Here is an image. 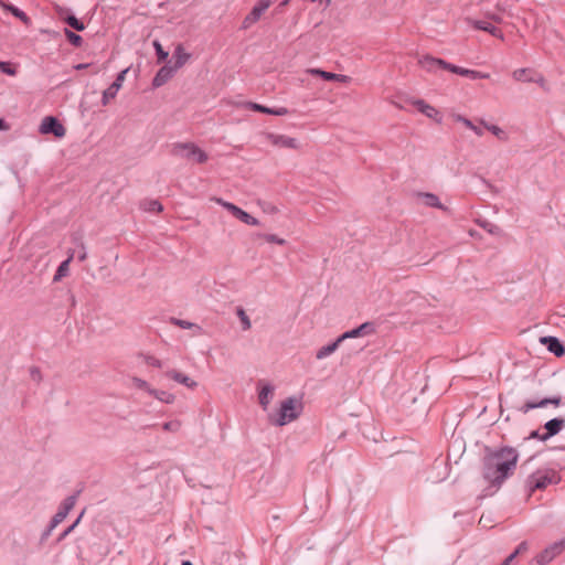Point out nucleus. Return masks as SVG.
I'll use <instances>...</instances> for the list:
<instances>
[{"label":"nucleus","mask_w":565,"mask_h":565,"mask_svg":"<svg viewBox=\"0 0 565 565\" xmlns=\"http://www.w3.org/2000/svg\"><path fill=\"white\" fill-rule=\"evenodd\" d=\"M76 500H77V494L70 495L63 500L60 508L63 509L64 511H66L67 513H70V511L74 508Z\"/></svg>","instance_id":"nucleus-37"},{"label":"nucleus","mask_w":565,"mask_h":565,"mask_svg":"<svg viewBox=\"0 0 565 565\" xmlns=\"http://www.w3.org/2000/svg\"><path fill=\"white\" fill-rule=\"evenodd\" d=\"M557 481V475L554 470H537L531 476H529L526 480V487L529 488L530 492H534L535 490L544 489L548 484L556 483Z\"/></svg>","instance_id":"nucleus-4"},{"label":"nucleus","mask_w":565,"mask_h":565,"mask_svg":"<svg viewBox=\"0 0 565 565\" xmlns=\"http://www.w3.org/2000/svg\"><path fill=\"white\" fill-rule=\"evenodd\" d=\"M147 363L153 367H158V369L162 367V362L154 356H148Z\"/></svg>","instance_id":"nucleus-49"},{"label":"nucleus","mask_w":565,"mask_h":565,"mask_svg":"<svg viewBox=\"0 0 565 565\" xmlns=\"http://www.w3.org/2000/svg\"><path fill=\"white\" fill-rule=\"evenodd\" d=\"M535 70L530 67L518 68L512 72V78L519 83H532Z\"/></svg>","instance_id":"nucleus-21"},{"label":"nucleus","mask_w":565,"mask_h":565,"mask_svg":"<svg viewBox=\"0 0 565 565\" xmlns=\"http://www.w3.org/2000/svg\"><path fill=\"white\" fill-rule=\"evenodd\" d=\"M519 454L512 447H503L484 457L483 477L494 486L502 482L512 473L518 462Z\"/></svg>","instance_id":"nucleus-1"},{"label":"nucleus","mask_w":565,"mask_h":565,"mask_svg":"<svg viewBox=\"0 0 565 565\" xmlns=\"http://www.w3.org/2000/svg\"><path fill=\"white\" fill-rule=\"evenodd\" d=\"M418 63L424 70H426L428 72H434L437 67L448 70V66H449L448 62L440 60V58H435L429 55H425L422 58H419Z\"/></svg>","instance_id":"nucleus-15"},{"label":"nucleus","mask_w":565,"mask_h":565,"mask_svg":"<svg viewBox=\"0 0 565 565\" xmlns=\"http://www.w3.org/2000/svg\"><path fill=\"white\" fill-rule=\"evenodd\" d=\"M142 207L145 211H148V212H157L158 213V212L162 211V205L157 200H149V201L143 202Z\"/></svg>","instance_id":"nucleus-34"},{"label":"nucleus","mask_w":565,"mask_h":565,"mask_svg":"<svg viewBox=\"0 0 565 565\" xmlns=\"http://www.w3.org/2000/svg\"><path fill=\"white\" fill-rule=\"evenodd\" d=\"M182 565H193L190 561H183Z\"/></svg>","instance_id":"nucleus-59"},{"label":"nucleus","mask_w":565,"mask_h":565,"mask_svg":"<svg viewBox=\"0 0 565 565\" xmlns=\"http://www.w3.org/2000/svg\"><path fill=\"white\" fill-rule=\"evenodd\" d=\"M448 71H450L451 73L461 75V76L470 77L472 79H483V78H489V76H490L488 73H482L479 71H475V70L459 67V66L452 65L450 63L448 66Z\"/></svg>","instance_id":"nucleus-18"},{"label":"nucleus","mask_w":565,"mask_h":565,"mask_svg":"<svg viewBox=\"0 0 565 565\" xmlns=\"http://www.w3.org/2000/svg\"><path fill=\"white\" fill-rule=\"evenodd\" d=\"M548 404H553L555 406H558L561 404V398L555 396V397H550V398H543L541 399L540 402L537 403H534V402H527L525 403L523 406H522V412L523 413H527L531 409H534V408H542V407H545L547 406Z\"/></svg>","instance_id":"nucleus-20"},{"label":"nucleus","mask_w":565,"mask_h":565,"mask_svg":"<svg viewBox=\"0 0 565 565\" xmlns=\"http://www.w3.org/2000/svg\"><path fill=\"white\" fill-rule=\"evenodd\" d=\"M270 4L271 0H259L258 3L252 9L250 13L245 17L243 21V28L247 29L257 22Z\"/></svg>","instance_id":"nucleus-8"},{"label":"nucleus","mask_w":565,"mask_h":565,"mask_svg":"<svg viewBox=\"0 0 565 565\" xmlns=\"http://www.w3.org/2000/svg\"><path fill=\"white\" fill-rule=\"evenodd\" d=\"M0 72L9 76H14L17 74V68L9 62L0 61Z\"/></svg>","instance_id":"nucleus-40"},{"label":"nucleus","mask_w":565,"mask_h":565,"mask_svg":"<svg viewBox=\"0 0 565 565\" xmlns=\"http://www.w3.org/2000/svg\"><path fill=\"white\" fill-rule=\"evenodd\" d=\"M64 21L70 25L72 26L73 29H75L76 31H83L85 29V25L83 22H81L75 15L73 14H70L67 15Z\"/></svg>","instance_id":"nucleus-33"},{"label":"nucleus","mask_w":565,"mask_h":565,"mask_svg":"<svg viewBox=\"0 0 565 565\" xmlns=\"http://www.w3.org/2000/svg\"><path fill=\"white\" fill-rule=\"evenodd\" d=\"M310 73L313 75H318L326 81H338V82H342V83H347L349 81V77L347 75L326 72V71H322L319 68H312V70H310Z\"/></svg>","instance_id":"nucleus-23"},{"label":"nucleus","mask_w":565,"mask_h":565,"mask_svg":"<svg viewBox=\"0 0 565 565\" xmlns=\"http://www.w3.org/2000/svg\"><path fill=\"white\" fill-rule=\"evenodd\" d=\"M39 131L42 135L52 134L57 138L64 137L66 132L64 126L53 116H46L43 118Z\"/></svg>","instance_id":"nucleus-6"},{"label":"nucleus","mask_w":565,"mask_h":565,"mask_svg":"<svg viewBox=\"0 0 565 565\" xmlns=\"http://www.w3.org/2000/svg\"><path fill=\"white\" fill-rule=\"evenodd\" d=\"M259 236L263 237L268 243H275L278 245L286 244V241L284 238H280L275 234H260Z\"/></svg>","instance_id":"nucleus-43"},{"label":"nucleus","mask_w":565,"mask_h":565,"mask_svg":"<svg viewBox=\"0 0 565 565\" xmlns=\"http://www.w3.org/2000/svg\"><path fill=\"white\" fill-rule=\"evenodd\" d=\"M288 114V109L286 107L270 108V114L274 116H285Z\"/></svg>","instance_id":"nucleus-48"},{"label":"nucleus","mask_w":565,"mask_h":565,"mask_svg":"<svg viewBox=\"0 0 565 565\" xmlns=\"http://www.w3.org/2000/svg\"><path fill=\"white\" fill-rule=\"evenodd\" d=\"M302 411L301 402L296 397H288L281 402L277 417L274 423L277 426H285L298 418Z\"/></svg>","instance_id":"nucleus-3"},{"label":"nucleus","mask_w":565,"mask_h":565,"mask_svg":"<svg viewBox=\"0 0 565 565\" xmlns=\"http://www.w3.org/2000/svg\"><path fill=\"white\" fill-rule=\"evenodd\" d=\"M454 119L457 121V122H461L462 125H465L468 129H470V127H472V121L468 118H466L465 116L462 115H454Z\"/></svg>","instance_id":"nucleus-46"},{"label":"nucleus","mask_w":565,"mask_h":565,"mask_svg":"<svg viewBox=\"0 0 565 565\" xmlns=\"http://www.w3.org/2000/svg\"><path fill=\"white\" fill-rule=\"evenodd\" d=\"M39 375V371L38 370H32V376L35 379V376Z\"/></svg>","instance_id":"nucleus-58"},{"label":"nucleus","mask_w":565,"mask_h":565,"mask_svg":"<svg viewBox=\"0 0 565 565\" xmlns=\"http://www.w3.org/2000/svg\"><path fill=\"white\" fill-rule=\"evenodd\" d=\"M532 83H535L537 84L540 87H542L544 90H547L548 89V86H547V83L544 78V76L542 74H540L539 72L535 71V74H534V77H533V82Z\"/></svg>","instance_id":"nucleus-44"},{"label":"nucleus","mask_w":565,"mask_h":565,"mask_svg":"<svg viewBox=\"0 0 565 565\" xmlns=\"http://www.w3.org/2000/svg\"><path fill=\"white\" fill-rule=\"evenodd\" d=\"M7 128H8L7 122L0 118V129H7Z\"/></svg>","instance_id":"nucleus-54"},{"label":"nucleus","mask_w":565,"mask_h":565,"mask_svg":"<svg viewBox=\"0 0 565 565\" xmlns=\"http://www.w3.org/2000/svg\"><path fill=\"white\" fill-rule=\"evenodd\" d=\"M213 201L221 205L222 207L226 209L233 216L242 221L243 223L252 226L259 225V221L242 210L241 207L236 206L235 204L227 202L221 198H214Z\"/></svg>","instance_id":"nucleus-5"},{"label":"nucleus","mask_w":565,"mask_h":565,"mask_svg":"<svg viewBox=\"0 0 565 565\" xmlns=\"http://www.w3.org/2000/svg\"><path fill=\"white\" fill-rule=\"evenodd\" d=\"M565 420L563 418H553L545 423L546 433L542 435L541 440H546L550 437L558 434L564 427Z\"/></svg>","instance_id":"nucleus-19"},{"label":"nucleus","mask_w":565,"mask_h":565,"mask_svg":"<svg viewBox=\"0 0 565 565\" xmlns=\"http://www.w3.org/2000/svg\"><path fill=\"white\" fill-rule=\"evenodd\" d=\"M268 141L278 148L298 149L299 141L286 135L268 134Z\"/></svg>","instance_id":"nucleus-12"},{"label":"nucleus","mask_w":565,"mask_h":565,"mask_svg":"<svg viewBox=\"0 0 565 565\" xmlns=\"http://www.w3.org/2000/svg\"><path fill=\"white\" fill-rule=\"evenodd\" d=\"M171 154L190 163H204L207 153L193 142H175L171 147Z\"/></svg>","instance_id":"nucleus-2"},{"label":"nucleus","mask_w":565,"mask_h":565,"mask_svg":"<svg viewBox=\"0 0 565 565\" xmlns=\"http://www.w3.org/2000/svg\"><path fill=\"white\" fill-rule=\"evenodd\" d=\"M374 331H375V328L372 322H364L361 326H359L358 328H354L352 330H349V331L342 333L338 338V342L342 343L343 341H345L348 339H355L359 337L369 335V334H372Z\"/></svg>","instance_id":"nucleus-10"},{"label":"nucleus","mask_w":565,"mask_h":565,"mask_svg":"<svg viewBox=\"0 0 565 565\" xmlns=\"http://www.w3.org/2000/svg\"><path fill=\"white\" fill-rule=\"evenodd\" d=\"M480 124L490 131L494 137H497L500 141L507 142L509 141V135L508 132L499 127L498 125L489 124L486 120H480Z\"/></svg>","instance_id":"nucleus-22"},{"label":"nucleus","mask_w":565,"mask_h":565,"mask_svg":"<svg viewBox=\"0 0 565 565\" xmlns=\"http://www.w3.org/2000/svg\"><path fill=\"white\" fill-rule=\"evenodd\" d=\"M73 258H74V253H70L68 257L60 264V266L57 267V270L53 277L54 281H60L62 278H64L65 276L68 275L70 263L72 262Z\"/></svg>","instance_id":"nucleus-26"},{"label":"nucleus","mask_w":565,"mask_h":565,"mask_svg":"<svg viewBox=\"0 0 565 565\" xmlns=\"http://www.w3.org/2000/svg\"><path fill=\"white\" fill-rule=\"evenodd\" d=\"M134 387L141 390L150 395V392L153 390V387L145 380L140 377H132L131 380Z\"/></svg>","instance_id":"nucleus-31"},{"label":"nucleus","mask_w":565,"mask_h":565,"mask_svg":"<svg viewBox=\"0 0 565 565\" xmlns=\"http://www.w3.org/2000/svg\"><path fill=\"white\" fill-rule=\"evenodd\" d=\"M164 375L168 379H170L181 385H184L185 387H188L190 390H194L198 386L196 381H194L193 379H191L190 376H188L186 374H184L178 370H174V369L168 370L164 372Z\"/></svg>","instance_id":"nucleus-14"},{"label":"nucleus","mask_w":565,"mask_h":565,"mask_svg":"<svg viewBox=\"0 0 565 565\" xmlns=\"http://www.w3.org/2000/svg\"><path fill=\"white\" fill-rule=\"evenodd\" d=\"M163 430L170 433H178L181 428V422L179 419L167 422L162 425Z\"/></svg>","instance_id":"nucleus-38"},{"label":"nucleus","mask_w":565,"mask_h":565,"mask_svg":"<svg viewBox=\"0 0 565 565\" xmlns=\"http://www.w3.org/2000/svg\"><path fill=\"white\" fill-rule=\"evenodd\" d=\"M152 45H153V47L156 50V53H157L159 62L167 60L169 54H168L167 51L163 50V47L160 44V42L158 40H154Z\"/></svg>","instance_id":"nucleus-42"},{"label":"nucleus","mask_w":565,"mask_h":565,"mask_svg":"<svg viewBox=\"0 0 565 565\" xmlns=\"http://www.w3.org/2000/svg\"><path fill=\"white\" fill-rule=\"evenodd\" d=\"M526 548L527 544L525 542H522L513 553H516L518 555L519 553L526 551Z\"/></svg>","instance_id":"nucleus-52"},{"label":"nucleus","mask_w":565,"mask_h":565,"mask_svg":"<svg viewBox=\"0 0 565 565\" xmlns=\"http://www.w3.org/2000/svg\"><path fill=\"white\" fill-rule=\"evenodd\" d=\"M150 396L154 397L157 401L164 404H173L175 401V395L163 390L153 388L150 392Z\"/></svg>","instance_id":"nucleus-25"},{"label":"nucleus","mask_w":565,"mask_h":565,"mask_svg":"<svg viewBox=\"0 0 565 565\" xmlns=\"http://www.w3.org/2000/svg\"><path fill=\"white\" fill-rule=\"evenodd\" d=\"M54 529H51V523L49 524V527L46 529V531L43 533V539H46L53 531Z\"/></svg>","instance_id":"nucleus-53"},{"label":"nucleus","mask_w":565,"mask_h":565,"mask_svg":"<svg viewBox=\"0 0 565 565\" xmlns=\"http://www.w3.org/2000/svg\"><path fill=\"white\" fill-rule=\"evenodd\" d=\"M247 106L249 108H252L253 110L255 111H259V113H264V114H270V108L269 107H266V106H263L260 104H256V103H248Z\"/></svg>","instance_id":"nucleus-45"},{"label":"nucleus","mask_w":565,"mask_h":565,"mask_svg":"<svg viewBox=\"0 0 565 565\" xmlns=\"http://www.w3.org/2000/svg\"><path fill=\"white\" fill-rule=\"evenodd\" d=\"M67 512L63 509L58 508L57 512L54 514V516L51 520V529H55L61 522L65 520L67 516Z\"/></svg>","instance_id":"nucleus-35"},{"label":"nucleus","mask_w":565,"mask_h":565,"mask_svg":"<svg viewBox=\"0 0 565 565\" xmlns=\"http://www.w3.org/2000/svg\"><path fill=\"white\" fill-rule=\"evenodd\" d=\"M473 25L476 29L482 30V31H486L489 33L498 32V28H495L494 25H492L491 23H489L487 21H475Z\"/></svg>","instance_id":"nucleus-36"},{"label":"nucleus","mask_w":565,"mask_h":565,"mask_svg":"<svg viewBox=\"0 0 565 565\" xmlns=\"http://www.w3.org/2000/svg\"><path fill=\"white\" fill-rule=\"evenodd\" d=\"M515 557L516 553H512L500 565H510Z\"/></svg>","instance_id":"nucleus-51"},{"label":"nucleus","mask_w":565,"mask_h":565,"mask_svg":"<svg viewBox=\"0 0 565 565\" xmlns=\"http://www.w3.org/2000/svg\"><path fill=\"white\" fill-rule=\"evenodd\" d=\"M70 253H74V257H76L79 262H84L87 258V253L84 244L81 242L77 248L71 250Z\"/></svg>","instance_id":"nucleus-41"},{"label":"nucleus","mask_w":565,"mask_h":565,"mask_svg":"<svg viewBox=\"0 0 565 565\" xmlns=\"http://www.w3.org/2000/svg\"><path fill=\"white\" fill-rule=\"evenodd\" d=\"M565 543L563 541L555 542L546 547L542 553L535 557L536 565H546L553 561L564 548Z\"/></svg>","instance_id":"nucleus-7"},{"label":"nucleus","mask_w":565,"mask_h":565,"mask_svg":"<svg viewBox=\"0 0 565 565\" xmlns=\"http://www.w3.org/2000/svg\"><path fill=\"white\" fill-rule=\"evenodd\" d=\"M541 437L542 436H540L537 431H532L530 435V438H540L541 439Z\"/></svg>","instance_id":"nucleus-55"},{"label":"nucleus","mask_w":565,"mask_h":565,"mask_svg":"<svg viewBox=\"0 0 565 565\" xmlns=\"http://www.w3.org/2000/svg\"><path fill=\"white\" fill-rule=\"evenodd\" d=\"M275 392V386L268 382H258V402L264 411H267Z\"/></svg>","instance_id":"nucleus-11"},{"label":"nucleus","mask_w":565,"mask_h":565,"mask_svg":"<svg viewBox=\"0 0 565 565\" xmlns=\"http://www.w3.org/2000/svg\"><path fill=\"white\" fill-rule=\"evenodd\" d=\"M173 67H175V70L178 71L190 60V54L185 52L184 47L181 44H179L173 52Z\"/></svg>","instance_id":"nucleus-24"},{"label":"nucleus","mask_w":565,"mask_h":565,"mask_svg":"<svg viewBox=\"0 0 565 565\" xmlns=\"http://www.w3.org/2000/svg\"><path fill=\"white\" fill-rule=\"evenodd\" d=\"M411 104L426 117L435 120L436 122H441L443 117L440 113L434 106L427 104L425 100L412 99Z\"/></svg>","instance_id":"nucleus-13"},{"label":"nucleus","mask_w":565,"mask_h":565,"mask_svg":"<svg viewBox=\"0 0 565 565\" xmlns=\"http://www.w3.org/2000/svg\"><path fill=\"white\" fill-rule=\"evenodd\" d=\"M540 342L542 344H544L547 348V350L551 353H553L555 356H562L565 352L564 345L555 337H551V335L542 337V338H540Z\"/></svg>","instance_id":"nucleus-16"},{"label":"nucleus","mask_w":565,"mask_h":565,"mask_svg":"<svg viewBox=\"0 0 565 565\" xmlns=\"http://www.w3.org/2000/svg\"><path fill=\"white\" fill-rule=\"evenodd\" d=\"M331 0H327V4H330Z\"/></svg>","instance_id":"nucleus-61"},{"label":"nucleus","mask_w":565,"mask_h":565,"mask_svg":"<svg viewBox=\"0 0 565 565\" xmlns=\"http://www.w3.org/2000/svg\"><path fill=\"white\" fill-rule=\"evenodd\" d=\"M341 344V342H338V339L327 345H323L321 347L317 353H316V358L318 360H323L326 359L327 356L331 355L332 353H334L337 351V349L339 348V345Z\"/></svg>","instance_id":"nucleus-27"},{"label":"nucleus","mask_w":565,"mask_h":565,"mask_svg":"<svg viewBox=\"0 0 565 565\" xmlns=\"http://www.w3.org/2000/svg\"><path fill=\"white\" fill-rule=\"evenodd\" d=\"M128 72V68L121 71L116 79L114 81V83L103 92V97H102V104L104 106H106L110 99L115 98L117 93L119 92V89L121 88L122 84H124V81H125V76Z\"/></svg>","instance_id":"nucleus-9"},{"label":"nucleus","mask_w":565,"mask_h":565,"mask_svg":"<svg viewBox=\"0 0 565 565\" xmlns=\"http://www.w3.org/2000/svg\"><path fill=\"white\" fill-rule=\"evenodd\" d=\"M87 67V64H78L75 66L76 70H83V68H86Z\"/></svg>","instance_id":"nucleus-56"},{"label":"nucleus","mask_w":565,"mask_h":565,"mask_svg":"<svg viewBox=\"0 0 565 565\" xmlns=\"http://www.w3.org/2000/svg\"><path fill=\"white\" fill-rule=\"evenodd\" d=\"M65 36L74 46H81L83 40L82 36H79L78 34L74 33L68 29H65Z\"/></svg>","instance_id":"nucleus-39"},{"label":"nucleus","mask_w":565,"mask_h":565,"mask_svg":"<svg viewBox=\"0 0 565 565\" xmlns=\"http://www.w3.org/2000/svg\"><path fill=\"white\" fill-rule=\"evenodd\" d=\"M289 2V0H284L281 6H286Z\"/></svg>","instance_id":"nucleus-60"},{"label":"nucleus","mask_w":565,"mask_h":565,"mask_svg":"<svg viewBox=\"0 0 565 565\" xmlns=\"http://www.w3.org/2000/svg\"><path fill=\"white\" fill-rule=\"evenodd\" d=\"M1 6L7 11L11 12L15 18L20 19L23 23H25V24L30 23L29 17L18 7L10 4V3H2Z\"/></svg>","instance_id":"nucleus-29"},{"label":"nucleus","mask_w":565,"mask_h":565,"mask_svg":"<svg viewBox=\"0 0 565 565\" xmlns=\"http://www.w3.org/2000/svg\"><path fill=\"white\" fill-rule=\"evenodd\" d=\"M177 72L175 67L170 65L162 66L152 79L153 87H160L166 84Z\"/></svg>","instance_id":"nucleus-17"},{"label":"nucleus","mask_w":565,"mask_h":565,"mask_svg":"<svg viewBox=\"0 0 565 565\" xmlns=\"http://www.w3.org/2000/svg\"><path fill=\"white\" fill-rule=\"evenodd\" d=\"M170 322L181 329H196L198 331L200 330V327L190 322V321H186V320H182V319H178V318H171L170 319Z\"/></svg>","instance_id":"nucleus-32"},{"label":"nucleus","mask_w":565,"mask_h":565,"mask_svg":"<svg viewBox=\"0 0 565 565\" xmlns=\"http://www.w3.org/2000/svg\"><path fill=\"white\" fill-rule=\"evenodd\" d=\"M83 513L77 518V520L72 524L70 525L60 536V541L63 540L64 537H66L74 529L75 526L78 524L81 518H82Z\"/></svg>","instance_id":"nucleus-47"},{"label":"nucleus","mask_w":565,"mask_h":565,"mask_svg":"<svg viewBox=\"0 0 565 565\" xmlns=\"http://www.w3.org/2000/svg\"><path fill=\"white\" fill-rule=\"evenodd\" d=\"M419 196L423 199L424 204L427 206L437 207L440 210L445 209L438 196L433 193H422Z\"/></svg>","instance_id":"nucleus-28"},{"label":"nucleus","mask_w":565,"mask_h":565,"mask_svg":"<svg viewBox=\"0 0 565 565\" xmlns=\"http://www.w3.org/2000/svg\"><path fill=\"white\" fill-rule=\"evenodd\" d=\"M491 34L502 39V33H501V31L499 29H498V32H494V33H491Z\"/></svg>","instance_id":"nucleus-57"},{"label":"nucleus","mask_w":565,"mask_h":565,"mask_svg":"<svg viewBox=\"0 0 565 565\" xmlns=\"http://www.w3.org/2000/svg\"><path fill=\"white\" fill-rule=\"evenodd\" d=\"M236 315L242 323V329L244 331L249 330L252 327V322L249 317L246 315L245 310L242 307L236 309Z\"/></svg>","instance_id":"nucleus-30"},{"label":"nucleus","mask_w":565,"mask_h":565,"mask_svg":"<svg viewBox=\"0 0 565 565\" xmlns=\"http://www.w3.org/2000/svg\"><path fill=\"white\" fill-rule=\"evenodd\" d=\"M470 130H472L478 137H481L483 135V130L475 124H472Z\"/></svg>","instance_id":"nucleus-50"}]
</instances>
